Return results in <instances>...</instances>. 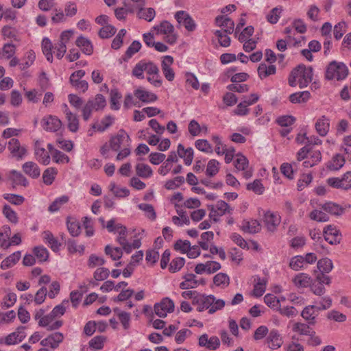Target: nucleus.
I'll return each mask as SVG.
<instances>
[{
  "label": "nucleus",
  "mask_w": 351,
  "mask_h": 351,
  "mask_svg": "<svg viewBox=\"0 0 351 351\" xmlns=\"http://www.w3.org/2000/svg\"><path fill=\"white\" fill-rule=\"evenodd\" d=\"M305 259L303 256H295L292 257L289 262V267L294 271H298L304 267Z\"/></svg>",
  "instance_id": "49"
},
{
  "label": "nucleus",
  "mask_w": 351,
  "mask_h": 351,
  "mask_svg": "<svg viewBox=\"0 0 351 351\" xmlns=\"http://www.w3.org/2000/svg\"><path fill=\"white\" fill-rule=\"evenodd\" d=\"M261 224L257 220L247 221L243 225L242 230L244 232L254 234L261 230Z\"/></svg>",
  "instance_id": "43"
},
{
  "label": "nucleus",
  "mask_w": 351,
  "mask_h": 351,
  "mask_svg": "<svg viewBox=\"0 0 351 351\" xmlns=\"http://www.w3.org/2000/svg\"><path fill=\"white\" fill-rule=\"evenodd\" d=\"M265 303L274 311L280 308V300L273 294L268 293L264 297Z\"/></svg>",
  "instance_id": "44"
},
{
  "label": "nucleus",
  "mask_w": 351,
  "mask_h": 351,
  "mask_svg": "<svg viewBox=\"0 0 351 351\" xmlns=\"http://www.w3.org/2000/svg\"><path fill=\"white\" fill-rule=\"evenodd\" d=\"M136 175L143 178H147L152 176V168L146 164L138 163L135 167Z\"/></svg>",
  "instance_id": "37"
},
{
  "label": "nucleus",
  "mask_w": 351,
  "mask_h": 351,
  "mask_svg": "<svg viewBox=\"0 0 351 351\" xmlns=\"http://www.w3.org/2000/svg\"><path fill=\"white\" fill-rule=\"evenodd\" d=\"M23 171L25 174L33 179L38 178L40 175V169L38 165L34 162H25L22 166Z\"/></svg>",
  "instance_id": "22"
},
{
  "label": "nucleus",
  "mask_w": 351,
  "mask_h": 351,
  "mask_svg": "<svg viewBox=\"0 0 351 351\" xmlns=\"http://www.w3.org/2000/svg\"><path fill=\"white\" fill-rule=\"evenodd\" d=\"M281 12V8L276 7L273 8L267 15V21L271 24H276L280 19Z\"/></svg>",
  "instance_id": "64"
},
{
  "label": "nucleus",
  "mask_w": 351,
  "mask_h": 351,
  "mask_svg": "<svg viewBox=\"0 0 351 351\" xmlns=\"http://www.w3.org/2000/svg\"><path fill=\"white\" fill-rule=\"evenodd\" d=\"M105 253L106 255L110 256L114 261L120 259L123 255V251L120 247H116L112 248L109 245L105 247Z\"/></svg>",
  "instance_id": "50"
},
{
  "label": "nucleus",
  "mask_w": 351,
  "mask_h": 351,
  "mask_svg": "<svg viewBox=\"0 0 351 351\" xmlns=\"http://www.w3.org/2000/svg\"><path fill=\"white\" fill-rule=\"evenodd\" d=\"M198 343L201 347H205L207 349L215 350L219 347L220 341L217 336H212L208 338L207 334H204L199 337Z\"/></svg>",
  "instance_id": "14"
},
{
  "label": "nucleus",
  "mask_w": 351,
  "mask_h": 351,
  "mask_svg": "<svg viewBox=\"0 0 351 351\" xmlns=\"http://www.w3.org/2000/svg\"><path fill=\"white\" fill-rule=\"evenodd\" d=\"M21 258V252L17 251L10 255L4 259L1 263V268L2 269H7L14 265Z\"/></svg>",
  "instance_id": "35"
},
{
  "label": "nucleus",
  "mask_w": 351,
  "mask_h": 351,
  "mask_svg": "<svg viewBox=\"0 0 351 351\" xmlns=\"http://www.w3.org/2000/svg\"><path fill=\"white\" fill-rule=\"evenodd\" d=\"M317 268L319 273H329L333 268L332 261L328 258H322L317 262Z\"/></svg>",
  "instance_id": "47"
},
{
  "label": "nucleus",
  "mask_w": 351,
  "mask_h": 351,
  "mask_svg": "<svg viewBox=\"0 0 351 351\" xmlns=\"http://www.w3.org/2000/svg\"><path fill=\"white\" fill-rule=\"evenodd\" d=\"M317 311V306L309 305L306 306L301 313V316L307 321L310 325H314L316 323V315L315 312Z\"/></svg>",
  "instance_id": "25"
},
{
  "label": "nucleus",
  "mask_w": 351,
  "mask_h": 351,
  "mask_svg": "<svg viewBox=\"0 0 351 351\" xmlns=\"http://www.w3.org/2000/svg\"><path fill=\"white\" fill-rule=\"evenodd\" d=\"M43 239L53 251L59 250L60 244L50 231L47 230L43 232Z\"/></svg>",
  "instance_id": "40"
},
{
  "label": "nucleus",
  "mask_w": 351,
  "mask_h": 351,
  "mask_svg": "<svg viewBox=\"0 0 351 351\" xmlns=\"http://www.w3.org/2000/svg\"><path fill=\"white\" fill-rule=\"evenodd\" d=\"M215 302V296L213 295H206L204 294H196L192 301L193 305H197V311L199 312L204 311L210 308L212 304Z\"/></svg>",
  "instance_id": "6"
},
{
  "label": "nucleus",
  "mask_w": 351,
  "mask_h": 351,
  "mask_svg": "<svg viewBox=\"0 0 351 351\" xmlns=\"http://www.w3.org/2000/svg\"><path fill=\"white\" fill-rule=\"evenodd\" d=\"M87 102H90L95 111L102 110L106 105V101L101 94H97L94 99H89Z\"/></svg>",
  "instance_id": "45"
},
{
  "label": "nucleus",
  "mask_w": 351,
  "mask_h": 351,
  "mask_svg": "<svg viewBox=\"0 0 351 351\" xmlns=\"http://www.w3.org/2000/svg\"><path fill=\"white\" fill-rule=\"evenodd\" d=\"M280 223V217L271 211H267L263 217V223L267 230L271 232L276 231Z\"/></svg>",
  "instance_id": "10"
},
{
  "label": "nucleus",
  "mask_w": 351,
  "mask_h": 351,
  "mask_svg": "<svg viewBox=\"0 0 351 351\" xmlns=\"http://www.w3.org/2000/svg\"><path fill=\"white\" fill-rule=\"evenodd\" d=\"M75 44L79 47L82 51L86 55H91L93 52V47L91 42L86 38L80 36H79Z\"/></svg>",
  "instance_id": "27"
},
{
  "label": "nucleus",
  "mask_w": 351,
  "mask_h": 351,
  "mask_svg": "<svg viewBox=\"0 0 351 351\" xmlns=\"http://www.w3.org/2000/svg\"><path fill=\"white\" fill-rule=\"evenodd\" d=\"M121 95L117 89H112L110 90V108L112 110H119L120 108L119 99H121Z\"/></svg>",
  "instance_id": "57"
},
{
  "label": "nucleus",
  "mask_w": 351,
  "mask_h": 351,
  "mask_svg": "<svg viewBox=\"0 0 351 351\" xmlns=\"http://www.w3.org/2000/svg\"><path fill=\"white\" fill-rule=\"evenodd\" d=\"M69 201V197L66 195H62L56 199L49 206V210L51 213L58 211L60 208Z\"/></svg>",
  "instance_id": "51"
},
{
  "label": "nucleus",
  "mask_w": 351,
  "mask_h": 351,
  "mask_svg": "<svg viewBox=\"0 0 351 351\" xmlns=\"http://www.w3.org/2000/svg\"><path fill=\"white\" fill-rule=\"evenodd\" d=\"M348 74V69L345 64L333 60L326 67L325 77L328 80L335 79L339 81L345 79Z\"/></svg>",
  "instance_id": "1"
},
{
  "label": "nucleus",
  "mask_w": 351,
  "mask_h": 351,
  "mask_svg": "<svg viewBox=\"0 0 351 351\" xmlns=\"http://www.w3.org/2000/svg\"><path fill=\"white\" fill-rule=\"evenodd\" d=\"M116 33V28L110 25H104L99 31V36L101 38H108Z\"/></svg>",
  "instance_id": "60"
},
{
  "label": "nucleus",
  "mask_w": 351,
  "mask_h": 351,
  "mask_svg": "<svg viewBox=\"0 0 351 351\" xmlns=\"http://www.w3.org/2000/svg\"><path fill=\"white\" fill-rule=\"evenodd\" d=\"M8 149L14 157L22 158L27 153L25 147L21 146L19 141L16 138H12L8 142Z\"/></svg>",
  "instance_id": "15"
},
{
  "label": "nucleus",
  "mask_w": 351,
  "mask_h": 351,
  "mask_svg": "<svg viewBox=\"0 0 351 351\" xmlns=\"http://www.w3.org/2000/svg\"><path fill=\"white\" fill-rule=\"evenodd\" d=\"M3 197L10 204L16 206L21 205L25 201L23 196L16 194L5 193L3 195Z\"/></svg>",
  "instance_id": "52"
},
{
  "label": "nucleus",
  "mask_w": 351,
  "mask_h": 351,
  "mask_svg": "<svg viewBox=\"0 0 351 351\" xmlns=\"http://www.w3.org/2000/svg\"><path fill=\"white\" fill-rule=\"evenodd\" d=\"M308 91L298 92L290 95L289 101L293 104H301L306 102L310 98Z\"/></svg>",
  "instance_id": "38"
},
{
  "label": "nucleus",
  "mask_w": 351,
  "mask_h": 351,
  "mask_svg": "<svg viewBox=\"0 0 351 351\" xmlns=\"http://www.w3.org/2000/svg\"><path fill=\"white\" fill-rule=\"evenodd\" d=\"M149 62L145 60L139 61L133 68L132 75L138 79H144L143 72L145 71L147 73Z\"/></svg>",
  "instance_id": "31"
},
{
  "label": "nucleus",
  "mask_w": 351,
  "mask_h": 351,
  "mask_svg": "<svg viewBox=\"0 0 351 351\" xmlns=\"http://www.w3.org/2000/svg\"><path fill=\"white\" fill-rule=\"evenodd\" d=\"M2 212L9 221L14 224L18 223L19 217L17 214L9 205L5 204L3 207Z\"/></svg>",
  "instance_id": "46"
},
{
  "label": "nucleus",
  "mask_w": 351,
  "mask_h": 351,
  "mask_svg": "<svg viewBox=\"0 0 351 351\" xmlns=\"http://www.w3.org/2000/svg\"><path fill=\"white\" fill-rule=\"evenodd\" d=\"M213 282L217 287H227L230 284V278L226 274L219 273L214 276Z\"/></svg>",
  "instance_id": "53"
},
{
  "label": "nucleus",
  "mask_w": 351,
  "mask_h": 351,
  "mask_svg": "<svg viewBox=\"0 0 351 351\" xmlns=\"http://www.w3.org/2000/svg\"><path fill=\"white\" fill-rule=\"evenodd\" d=\"M219 163L217 160L215 159L209 160L206 171V175L209 177L215 176L219 172Z\"/></svg>",
  "instance_id": "54"
},
{
  "label": "nucleus",
  "mask_w": 351,
  "mask_h": 351,
  "mask_svg": "<svg viewBox=\"0 0 351 351\" xmlns=\"http://www.w3.org/2000/svg\"><path fill=\"white\" fill-rule=\"evenodd\" d=\"M36 257L40 262L46 261L49 257L47 250L43 246L35 247L33 250Z\"/></svg>",
  "instance_id": "61"
},
{
  "label": "nucleus",
  "mask_w": 351,
  "mask_h": 351,
  "mask_svg": "<svg viewBox=\"0 0 351 351\" xmlns=\"http://www.w3.org/2000/svg\"><path fill=\"white\" fill-rule=\"evenodd\" d=\"M8 180L12 182V187L14 188L16 186H27L29 184L27 178L20 171L16 170H12L8 173Z\"/></svg>",
  "instance_id": "17"
},
{
  "label": "nucleus",
  "mask_w": 351,
  "mask_h": 351,
  "mask_svg": "<svg viewBox=\"0 0 351 351\" xmlns=\"http://www.w3.org/2000/svg\"><path fill=\"white\" fill-rule=\"evenodd\" d=\"M345 164L344 157L340 154H335L332 160L327 164V168L330 171H337L340 169Z\"/></svg>",
  "instance_id": "32"
},
{
  "label": "nucleus",
  "mask_w": 351,
  "mask_h": 351,
  "mask_svg": "<svg viewBox=\"0 0 351 351\" xmlns=\"http://www.w3.org/2000/svg\"><path fill=\"white\" fill-rule=\"evenodd\" d=\"M25 329V327L24 326L19 327L15 332L10 333L5 337L4 343L6 345H14L22 341L26 336Z\"/></svg>",
  "instance_id": "19"
},
{
  "label": "nucleus",
  "mask_w": 351,
  "mask_h": 351,
  "mask_svg": "<svg viewBox=\"0 0 351 351\" xmlns=\"http://www.w3.org/2000/svg\"><path fill=\"white\" fill-rule=\"evenodd\" d=\"M195 147L205 153H213V148L208 141L204 139L197 140L195 143Z\"/></svg>",
  "instance_id": "58"
},
{
  "label": "nucleus",
  "mask_w": 351,
  "mask_h": 351,
  "mask_svg": "<svg viewBox=\"0 0 351 351\" xmlns=\"http://www.w3.org/2000/svg\"><path fill=\"white\" fill-rule=\"evenodd\" d=\"M251 97H252V101L243 100L242 102L237 105V108L234 110V113L236 114L243 116L248 113L249 110L247 106L254 104L259 99V96L255 93L251 94Z\"/></svg>",
  "instance_id": "21"
},
{
  "label": "nucleus",
  "mask_w": 351,
  "mask_h": 351,
  "mask_svg": "<svg viewBox=\"0 0 351 351\" xmlns=\"http://www.w3.org/2000/svg\"><path fill=\"white\" fill-rule=\"evenodd\" d=\"M175 18L180 25H183L189 32H193L196 28V24L191 16L185 11H178Z\"/></svg>",
  "instance_id": "8"
},
{
  "label": "nucleus",
  "mask_w": 351,
  "mask_h": 351,
  "mask_svg": "<svg viewBox=\"0 0 351 351\" xmlns=\"http://www.w3.org/2000/svg\"><path fill=\"white\" fill-rule=\"evenodd\" d=\"M64 340V335L62 332H56L49 335L47 337L41 340L40 345L55 349L59 346V344Z\"/></svg>",
  "instance_id": "13"
},
{
  "label": "nucleus",
  "mask_w": 351,
  "mask_h": 351,
  "mask_svg": "<svg viewBox=\"0 0 351 351\" xmlns=\"http://www.w3.org/2000/svg\"><path fill=\"white\" fill-rule=\"evenodd\" d=\"M217 25L222 28V32L227 34H231L234 32V23L226 16H218L215 19Z\"/></svg>",
  "instance_id": "20"
},
{
  "label": "nucleus",
  "mask_w": 351,
  "mask_h": 351,
  "mask_svg": "<svg viewBox=\"0 0 351 351\" xmlns=\"http://www.w3.org/2000/svg\"><path fill=\"white\" fill-rule=\"evenodd\" d=\"M58 173L56 169L49 167L45 169L43 174V182L47 185H51L55 180L56 176Z\"/></svg>",
  "instance_id": "42"
},
{
  "label": "nucleus",
  "mask_w": 351,
  "mask_h": 351,
  "mask_svg": "<svg viewBox=\"0 0 351 351\" xmlns=\"http://www.w3.org/2000/svg\"><path fill=\"white\" fill-rule=\"evenodd\" d=\"M63 112L67 121V126L69 131L76 132L79 129V119L77 114H73L66 104H63Z\"/></svg>",
  "instance_id": "11"
},
{
  "label": "nucleus",
  "mask_w": 351,
  "mask_h": 351,
  "mask_svg": "<svg viewBox=\"0 0 351 351\" xmlns=\"http://www.w3.org/2000/svg\"><path fill=\"white\" fill-rule=\"evenodd\" d=\"M134 95L143 103L154 102L158 99V97L156 94L141 88L135 90L134 91Z\"/></svg>",
  "instance_id": "23"
},
{
  "label": "nucleus",
  "mask_w": 351,
  "mask_h": 351,
  "mask_svg": "<svg viewBox=\"0 0 351 351\" xmlns=\"http://www.w3.org/2000/svg\"><path fill=\"white\" fill-rule=\"evenodd\" d=\"M53 46L51 40L48 38H44L42 41V50L45 56L47 61L49 62H53V53L52 49H53Z\"/></svg>",
  "instance_id": "39"
},
{
  "label": "nucleus",
  "mask_w": 351,
  "mask_h": 351,
  "mask_svg": "<svg viewBox=\"0 0 351 351\" xmlns=\"http://www.w3.org/2000/svg\"><path fill=\"white\" fill-rule=\"evenodd\" d=\"M106 337L103 335H98L93 337L88 343L89 346L96 350H101L104 347V343Z\"/></svg>",
  "instance_id": "62"
},
{
  "label": "nucleus",
  "mask_w": 351,
  "mask_h": 351,
  "mask_svg": "<svg viewBox=\"0 0 351 351\" xmlns=\"http://www.w3.org/2000/svg\"><path fill=\"white\" fill-rule=\"evenodd\" d=\"M138 207L145 213L146 217L152 220H155L156 214L152 205L149 204H140Z\"/></svg>",
  "instance_id": "59"
},
{
  "label": "nucleus",
  "mask_w": 351,
  "mask_h": 351,
  "mask_svg": "<svg viewBox=\"0 0 351 351\" xmlns=\"http://www.w3.org/2000/svg\"><path fill=\"white\" fill-rule=\"evenodd\" d=\"M331 282L330 278L322 273H318L310 285L311 291L316 295L321 296L325 293L324 285H330Z\"/></svg>",
  "instance_id": "2"
},
{
  "label": "nucleus",
  "mask_w": 351,
  "mask_h": 351,
  "mask_svg": "<svg viewBox=\"0 0 351 351\" xmlns=\"http://www.w3.org/2000/svg\"><path fill=\"white\" fill-rule=\"evenodd\" d=\"M41 123L44 130L48 132H56L62 126V121L56 116L49 115L44 117Z\"/></svg>",
  "instance_id": "12"
},
{
  "label": "nucleus",
  "mask_w": 351,
  "mask_h": 351,
  "mask_svg": "<svg viewBox=\"0 0 351 351\" xmlns=\"http://www.w3.org/2000/svg\"><path fill=\"white\" fill-rule=\"evenodd\" d=\"M324 236L326 241L331 245L339 244L341 239L339 230L332 225H328L324 229Z\"/></svg>",
  "instance_id": "9"
},
{
  "label": "nucleus",
  "mask_w": 351,
  "mask_h": 351,
  "mask_svg": "<svg viewBox=\"0 0 351 351\" xmlns=\"http://www.w3.org/2000/svg\"><path fill=\"white\" fill-rule=\"evenodd\" d=\"M158 34L166 35V42L170 45L176 43L178 36L174 32V27L167 21H162L160 25L154 27Z\"/></svg>",
  "instance_id": "3"
},
{
  "label": "nucleus",
  "mask_w": 351,
  "mask_h": 351,
  "mask_svg": "<svg viewBox=\"0 0 351 351\" xmlns=\"http://www.w3.org/2000/svg\"><path fill=\"white\" fill-rule=\"evenodd\" d=\"M178 154L184 159L186 165H190L193 159V150L191 147L185 149L182 144L178 146Z\"/></svg>",
  "instance_id": "26"
},
{
  "label": "nucleus",
  "mask_w": 351,
  "mask_h": 351,
  "mask_svg": "<svg viewBox=\"0 0 351 351\" xmlns=\"http://www.w3.org/2000/svg\"><path fill=\"white\" fill-rule=\"evenodd\" d=\"M130 138L124 130H119L117 135L112 136L110 140V148L117 152L121 146H130Z\"/></svg>",
  "instance_id": "4"
},
{
  "label": "nucleus",
  "mask_w": 351,
  "mask_h": 351,
  "mask_svg": "<svg viewBox=\"0 0 351 351\" xmlns=\"http://www.w3.org/2000/svg\"><path fill=\"white\" fill-rule=\"evenodd\" d=\"M69 300H63L60 304L56 306L53 308V310L51 311L52 315H55V317L56 318L62 316L65 313L66 309L69 306Z\"/></svg>",
  "instance_id": "55"
},
{
  "label": "nucleus",
  "mask_w": 351,
  "mask_h": 351,
  "mask_svg": "<svg viewBox=\"0 0 351 351\" xmlns=\"http://www.w3.org/2000/svg\"><path fill=\"white\" fill-rule=\"evenodd\" d=\"M292 282L298 288H306L310 287L312 279L308 274L300 273L293 278Z\"/></svg>",
  "instance_id": "24"
},
{
  "label": "nucleus",
  "mask_w": 351,
  "mask_h": 351,
  "mask_svg": "<svg viewBox=\"0 0 351 351\" xmlns=\"http://www.w3.org/2000/svg\"><path fill=\"white\" fill-rule=\"evenodd\" d=\"M114 120V119L113 117L108 115L101 119L100 123H95L92 125L91 128L95 130L102 132L112 125Z\"/></svg>",
  "instance_id": "34"
},
{
  "label": "nucleus",
  "mask_w": 351,
  "mask_h": 351,
  "mask_svg": "<svg viewBox=\"0 0 351 351\" xmlns=\"http://www.w3.org/2000/svg\"><path fill=\"white\" fill-rule=\"evenodd\" d=\"M34 154L36 160L43 164L47 165L50 162V156L45 149L41 147L40 143L37 141L34 143Z\"/></svg>",
  "instance_id": "18"
},
{
  "label": "nucleus",
  "mask_w": 351,
  "mask_h": 351,
  "mask_svg": "<svg viewBox=\"0 0 351 351\" xmlns=\"http://www.w3.org/2000/svg\"><path fill=\"white\" fill-rule=\"evenodd\" d=\"M144 5H139L136 13L137 17L140 19H144L151 22L156 16V11L152 8H144Z\"/></svg>",
  "instance_id": "29"
},
{
  "label": "nucleus",
  "mask_w": 351,
  "mask_h": 351,
  "mask_svg": "<svg viewBox=\"0 0 351 351\" xmlns=\"http://www.w3.org/2000/svg\"><path fill=\"white\" fill-rule=\"evenodd\" d=\"M257 282L254 285L253 294L255 297H261L263 295L266 289L267 279L257 277Z\"/></svg>",
  "instance_id": "41"
},
{
  "label": "nucleus",
  "mask_w": 351,
  "mask_h": 351,
  "mask_svg": "<svg viewBox=\"0 0 351 351\" xmlns=\"http://www.w3.org/2000/svg\"><path fill=\"white\" fill-rule=\"evenodd\" d=\"M266 341L269 348L272 350L280 348L283 343L280 334L276 329L270 330L268 336L267 337Z\"/></svg>",
  "instance_id": "16"
},
{
  "label": "nucleus",
  "mask_w": 351,
  "mask_h": 351,
  "mask_svg": "<svg viewBox=\"0 0 351 351\" xmlns=\"http://www.w3.org/2000/svg\"><path fill=\"white\" fill-rule=\"evenodd\" d=\"M298 71L299 86L302 88L306 87L313 80V68L311 66L306 67L304 65H299L296 68Z\"/></svg>",
  "instance_id": "7"
},
{
  "label": "nucleus",
  "mask_w": 351,
  "mask_h": 351,
  "mask_svg": "<svg viewBox=\"0 0 351 351\" xmlns=\"http://www.w3.org/2000/svg\"><path fill=\"white\" fill-rule=\"evenodd\" d=\"M292 330L293 332L300 335H310L314 330L310 327V324L302 322H295L293 325Z\"/></svg>",
  "instance_id": "36"
},
{
  "label": "nucleus",
  "mask_w": 351,
  "mask_h": 351,
  "mask_svg": "<svg viewBox=\"0 0 351 351\" xmlns=\"http://www.w3.org/2000/svg\"><path fill=\"white\" fill-rule=\"evenodd\" d=\"M247 189L252 191L254 193L258 195H261L265 191V188L261 183V180H255L253 182L249 183L247 185Z\"/></svg>",
  "instance_id": "56"
},
{
  "label": "nucleus",
  "mask_w": 351,
  "mask_h": 351,
  "mask_svg": "<svg viewBox=\"0 0 351 351\" xmlns=\"http://www.w3.org/2000/svg\"><path fill=\"white\" fill-rule=\"evenodd\" d=\"M69 82L71 86L78 91L85 93L88 90V84L86 80H82L81 79L77 78L72 79V77H69Z\"/></svg>",
  "instance_id": "48"
},
{
  "label": "nucleus",
  "mask_w": 351,
  "mask_h": 351,
  "mask_svg": "<svg viewBox=\"0 0 351 351\" xmlns=\"http://www.w3.org/2000/svg\"><path fill=\"white\" fill-rule=\"evenodd\" d=\"M258 77L264 79L269 75H274L276 72V67L274 64L267 65L265 63H261L257 69Z\"/></svg>",
  "instance_id": "28"
},
{
  "label": "nucleus",
  "mask_w": 351,
  "mask_h": 351,
  "mask_svg": "<svg viewBox=\"0 0 351 351\" xmlns=\"http://www.w3.org/2000/svg\"><path fill=\"white\" fill-rule=\"evenodd\" d=\"M174 302L169 298H163L160 303L154 305L155 313L160 317H165L168 313H172L174 311Z\"/></svg>",
  "instance_id": "5"
},
{
  "label": "nucleus",
  "mask_w": 351,
  "mask_h": 351,
  "mask_svg": "<svg viewBox=\"0 0 351 351\" xmlns=\"http://www.w3.org/2000/svg\"><path fill=\"white\" fill-rule=\"evenodd\" d=\"M322 208L333 215L339 216L341 215L344 213V208L335 203L333 202H327L322 206Z\"/></svg>",
  "instance_id": "33"
},
{
  "label": "nucleus",
  "mask_w": 351,
  "mask_h": 351,
  "mask_svg": "<svg viewBox=\"0 0 351 351\" xmlns=\"http://www.w3.org/2000/svg\"><path fill=\"white\" fill-rule=\"evenodd\" d=\"M185 263V260L184 258L178 257L172 260L170 263L169 270L171 273H175L178 271Z\"/></svg>",
  "instance_id": "63"
},
{
  "label": "nucleus",
  "mask_w": 351,
  "mask_h": 351,
  "mask_svg": "<svg viewBox=\"0 0 351 351\" xmlns=\"http://www.w3.org/2000/svg\"><path fill=\"white\" fill-rule=\"evenodd\" d=\"M329 128V119L325 116H322L315 123L316 130L317 133L322 136H325L328 134Z\"/></svg>",
  "instance_id": "30"
}]
</instances>
